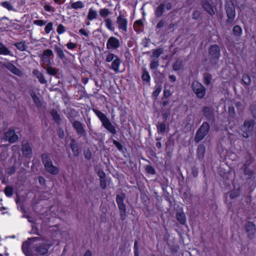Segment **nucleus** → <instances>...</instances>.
Here are the masks:
<instances>
[{
	"label": "nucleus",
	"mask_w": 256,
	"mask_h": 256,
	"mask_svg": "<svg viewBox=\"0 0 256 256\" xmlns=\"http://www.w3.org/2000/svg\"><path fill=\"white\" fill-rule=\"evenodd\" d=\"M92 111L100 119L102 124V126L113 136L115 135L116 134V128L110 122L106 116L100 110L96 108H93Z\"/></svg>",
	"instance_id": "1"
},
{
	"label": "nucleus",
	"mask_w": 256,
	"mask_h": 256,
	"mask_svg": "<svg viewBox=\"0 0 256 256\" xmlns=\"http://www.w3.org/2000/svg\"><path fill=\"white\" fill-rule=\"evenodd\" d=\"M42 160L45 170L52 175H57L59 172L58 167L54 166L52 158L48 153L42 155Z\"/></svg>",
	"instance_id": "2"
},
{
	"label": "nucleus",
	"mask_w": 256,
	"mask_h": 256,
	"mask_svg": "<svg viewBox=\"0 0 256 256\" xmlns=\"http://www.w3.org/2000/svg\"><path fill=\"white\" fill-rule=\"evenodd\" d=\"M208 56L211 64L216 66L218 64L220 56V50L218 44L211 45L208 49Z\"/></svg>",
	"instance_id": "3"
},
{
	"label": "nucleus",
	"mask_w": 256,
	"mask_h": 256,
	"mask_svg": "<svg viewBox=\"0 0 256 256\" xmlns=\"http://www.w3.org/2000/svg\"><path fill=\"white\" fill-rule=\"evenodd\" d=\"M126 197V194L123 192H121L120 194H116V199L120 212V218L122 221L124 220L127 216L126 214V205L124 202Z\"/></svg>",
	"instance_id": "4"
},
{
	"label": "nucleus",
	"mask_w": 256,
	"mask_h": 256,
	"mask_svg": "<svg viewBox=\"0 0 256 256\" xmlns=\"http://www.w3.org/2000/svg\"><path fill=\"white\" fill-rule=\"evenodd\" d=\"M225 10L228 17L226 24H231L236 17V10L234 3L230 0H226L224 4Z\"/></svg>",
	"instance_id": "5"
},
{
	"label": "nucleus",
	"mask_w": 256,
	"mask_h": 256,
	"mask_svg": "<svg viewBox=\"0 0 256 256\" xmlns=\"http://www.w3.org/2000/svg\"><path fill=\"white\" fill-rule=\"evenodd\" d=\"M210 129V124L208 122H204L196 132L194 136V142L196 143H198L202 140L208 134Z\"/></svg>",
	"instance_id": "6"
},
{
	"label": "nucleus",
	"mask_w": 256,
	"mask_h": 256,
	"mask_svg": "<svg viewBox=\"0 0 256 256\" xmlns=\"http://www.w3.org/2000/svg\"><path fill=\"white\" fill-rule=\"evenodd\" d=\"M255 122L254 120H246L241 127L242 136L246 138H248L252 134Z\"/></svg>",
	"instance_id": "7"
},
{
	"label": "nucleus",
	"mask_w": 256,
	"mask_h": 256,
	"mask_svg": "<svg viewBox=\"0 0 256 256\" xmlns=\"http://www.w3.org/2000/svg\"><path fill=\"white\" fill-rule=\"evenodd\" d=\"M192 88L198 98L202 99L204 98L206 95V89L201 83L197 80L194 81L192 84Z\"/></svg>",
	"instance_id": "8"
},
{
	"label": "nucleus",
	"mask_w": 256,
	"mask_h": 256,
	"mask_svg": "<svg viewBox=\"0 0 256 256\" xmlns=\"http://www.w3.org/2000/svg\"><path fill=\"white\" fill-rule=\"evenodd\" d=\"M116 24L118 29L122 32H126L128 30V20L122 12H119V15L116 18Z\"/></svg>",
	"instance_id": "9"
},
{
	"label": "nucleus",
	"mask_w": 256,
	"mask_h": 256,
	"mask_svg": "<svg viewBox=\"0 0 256 256\" xmlns=\"http://www.w3.org/2000/svg\"><path fill=\"white\" fill-rule=\"evenodd\" d=\"M245 231L250 240L254 238L256 234V226L252 222H247L244 225Z\"/></svg>",
	"instance_id": "10"
},
{
	"label": "nucleus",
	"mask_w": 256,
	"mask_h": 256,
	"mask_svg": "<svg viewBox=\"0 0 256 256\" xmlns=\"http://www.w3.org/2000/svg\"><path fill=\"white\" fill-rule=\"evenodd\" d=\"M18 136L14 130H10L4 134L2 140L10 144L15 142L18 139Z\"/></svg>",
	"instance_id": "11"
},
{
	"label": "nucleus",
	"mask_w": 256,
	"mask_h": 256,
	"mask_svg": "<svg viewBox=\"0 0 256 256\" xmlns=\"http://www.w3.org/2000/svg\"><path fill=\"white\" fill-rule=\"evenodd\" d=\"M50 56H53V52L50 49L45 50L42 56H41V60L42 61V65L44 66H48L51 64V60Z\"/></svg>",
	"instance_id": "12"
},
{
	"label": "nucleus",
	"mask_w": 256,
	"mask_h": 256,
	"mask_svg": "<svg viewBox=\"0 0 256 256\" xmlns=\"http://www.w3.org/2000/svg\"><path fill=\"white\" fill-rule=\"evenodd\" d=\"M106 46L108 50H116L120 46V42L118 38L110 36L107 41Z\"/></svg>",
	"instance_id": "13"
},
{
	"label": "nucleus",
	"mask_w": 256,
	"mask_h": 256,
	"mask_svg": "<svg viewBox=\"0 0 256 256\" xmlns=\"http://www.w3.org/2000/svg\"><path fill=\"white\" fill-rule=\"evenodd\" d=\"M40 238L38 237H34L32 238H29L28 240L24 242L22 245V250L26 256H31V253L29 250V247L30 244L38 240H40Z\"/></svg>",
	"instance_id": "14"
},
{
	"label": "nucleus",
	"mask_w": 256,
	"mask_h": 256,
	"mask_svg": "<svg viewBox=\"0 0 256 256\" xmlns=\"http://www.w3.org/2000/svg\"><path fill=\"white\" fill-rule=\"evenodd\" d=\"M72 126L76 130V132L80 137H86V132L85 130L82 122L79 121H75L72 122Z\"/></svg>",
	"instance_id": "15"
},
{
	"label": "nucleus",
	"mask_w": 256,
	"mask_h": 256,
	"mask_svg": "<svg viewBox=\"0 0 256 256\" xmlns=\"http://www.w3.org/2000/svg\"><path fill=\"white\" fill-rule=\"evenodd\" d=\"M50 246L48 244L43 243L36 246V251L40 255H44L48 252Z\"/></svg>",
	"instance_id": "16"
},
{
	"label": "nucleus",
	"mask_w": 256,
	"mask_h": 256,
	"mask_svg": "<svg viewBox=\"0 0 256 256\" xmlns=\"http://www.w3.org/2000/svg\"><path fill=\"white\" fill-rule=\"evenodd\" d=\"M202 111L203 115L208 120H212L214 118V112L212 108L206 106H204Z\"/></svg>",
	"instance_id": "17"
},
{
	"label": "nucleus",
	"mask_w": 256,
	"mask_h": 256,
	"mask_svg": "<svg viewBox=\"0 0 256 256\" xmlns=\"http://www.w3.org/2000/svg\"><path fill=\"white\" fill-rule=\"evenodd\" d=\"M6 68L12 74L18 76H20L22 74V72L12 63L8 62L6 64Z\"/></svg>",
	"instance_id": "18"
},
{
	"label": "nucleus",
	"mask_w": 256,
	"mask_h": 256,
	"mask_svg": "<svg viewBox=\"0 0 256 256\" xmlns=\"http://www.w3.org/2000/svg\"><path fill=\"white\" fill-rule=\"evenodd\" d=\"M70 146L72 149L73 155L76 157L78 156L80 154L79 148L78 143L74 139L71 140Z\"/></svg>",
	"instance_id": "19"
},
{
	"label": "nucleus",
	"mask_w": 256,
	"mask_h": 256,
	"mask_svg": "<svg viewBox=\"0 0 256 256\" xmlns=\"http://www.w3.org/2000/svg\"><path fill=\"white\" fill-rule=\"evenodd\" d=\"M165 10V4L161 3L156 8L154 12L156 18H160L163 14Z\"/></svg>",
	"instance_id": "20"
},
{
	"label": "nucleus",
	"mask_w": 256,
	"mask_h": 256,
	"mask_svg": "<svg viewBox=\"0 0 256 256\" xmlns=\"http://www.w3.org/2000/svg\"><path fill=\"white\" fill-rule=\"evenodd\" d=\"M202 7L210 16H213L215 14V12L212 6L208 2L205 1L203 2Z\"/></svg>",
	"instance_id": "21"
},
{
	"label": "nucleus",
	"mask_w": 256,
	"mask_h": 256,
	"mask_svg": "<svg viewBox=\"0 0 256 256\" xmlns=\"http://www.w3.org/2000/svg\"><path fill=\"white\" fill-rule=\"evenodd\" d=\"M206 151V148L204 145L203 144H200L198 146V148H197L196 150V156L197 158L199 160H203L204 156V153Z\"/></svg>",
	"instance_id": "22"
},
{
	"label": "nucleus",
	"mask_w": 256,
	"mask_h": 256,
	"mask_svg": "<svg viewBox=\"0 0 256 256\" xmlns=\"http://www.w3.org/2000/svg\"><path fill=\"white\" fill-rule=\"evenodd\" d=\"M22 152L26 156H30L32 154V149L30 144L28 142L22 146Z\"/></svg>",
	"instance_id": "23"
},
{
	"label": "nucleus",
	"mask_w": 256,
	"mask_h": 256,
	"mask_svg": "<svg viewBox=\"0 0 256 256\" xmlns=\"http://www.w3.org/2000/svg\"><path fill=\"white\" fill-rule=\"evenodd\" d=\"M50 114L52 116V120L58 124H60L61 122V118L60 114H58L57 110L56 109L52 110L50 112Z\"/></svg>",
	"instance_id": "24"
},
{
	"label": "nucleus",
	"mask_w": 256,
	"mask_h": 256,
	"mask_svg": "<svg viewBox=\"0 0 256 256\" xmlns=\"http://www.w3.org/2000/svg\"><path fill=\"white\" fill-rule=\"evenodd\" d=\"M176 215V220L180 224H184L186 223V217L184 213L182 211H178Z\"/></svg>",
	"instance_id": "25"
},
{
	"label": "nucleus",
	"mask_w": 256,
	"mask_h": 256,
	"mask_svg": "<svg viewBox=\"0 0 256 256\" xmlns=\"http://www.w3.org/2000/svg\"><path fill=\"white\" fill-rule=\"evenodd\" d=\"M121 63V60L118 57L112 61L110 68L116 72H119V66Z\"/></svg>",
	"instance_id": "26"
},
{
	"label": "nucleus",
	"mask_w": 256,
	"mask_h": 256,
	"mask_svg": "<svg viewBox=\"0 0 256 256\" xmlns=\"http://www.w3.org/2000/svg\"><path fill=\"white\" fill-rule=\"evenodd\" d=\"M54 51L56 53L58 56L61 60H64L66 59V57L64 54V51L58 45L54 46Z\"/></svg>",
	"instance_id": "27"
},
{
	"label": "nucleus",
	"mask_w": 256,
	"mask_h": 256,
	"mask_svg": "<svg viewBox=\"0 0 256 256\" xmlns=\"http://www.w3.org/2000/svg\"><path fill=\"white\" fill-rule=\"evenodd\" d=\"M84 7V3L78 0L76 2H70V8L74 9V10H78L82 9Z\"/></svg>",
	"instance_id": "28"
},
{
	"label": "nucleus",
	"mask_w": 256,
	"mask_h": 256,
	"mask_svg": "<svg viewBox=\"0 0 256 256\" xmlns=\"http://www.w3.org/2000/svg\"><path fill=\"white\" fill-rule=\"evenodd\" d=\"M98 16L97 12L94 10L92 8H90L88 10V14L87 16V18L90 21L93 20L97 18Z\"/></svg>",
	"instance_id": "29"
},
{
	"label": "nucleus",
	"mask_w": 256,
	"mask_h": 256,
	"mask_svg": "<svg viewBox=\"0 0 256 256\" xmlns=\"http://www.w3.org/2000/svg\"><path fill=\"white\" fill-rule=\"evenodd\" d=\"M18 50L22 52H24L26 50L28 46L26 44L25 41H22L18 42H16L14 44Z\"/></svg>",
	"instance_id": "30"
},
{
	"label": "nucleus",
	"mask_w": 256,
	"mask_h": 256,
	"mask_svg": "<svg viewBox=\"0 0 256 256\" xmlns=\"http://www.w3.org/2000/svg\"><path fill=\"white\" fill-rule=\"evenodd\" d=\"M142 78L144 82H146V83L150 82V76L149 74V72H148L146 68H144L142 70Z\"/></svg>",
	"instance_id": "31"
},
{
	"label": "nucleus",
	"mask_w": 256,
	"mask_h": 256,
	"mask_svg": "<svg viewBox=\"0 0 256 256\" xmlns=\"http://www.w3.org/2000/svg\"><path fill=\"white\" fill-rule=\"evenodd\" d=\"M0 55H12L10 50L6 47L4 44H2L0 46Z\"/></svg>",
	"instance_id": "32"
},
{
	"label": "nucleus",
	"mask_w": 256,
	"mask_h": 256,
	"mask_svg": "<svg viewBox=\"0 0 256 256\" xmlns=\"http://www.w3.org/2000/svg\"><path fill=\"white\" fill-rule=\"evenodd\" d=\"M1 5L8 10L14 11V12H17V10L14 8L11 2L8 1H4L2 2L1 3Z\"/></svg>",
	"instance_id": "33"
},
{
	"label": "nucleus",
	"mask_w": 256,
	"mask_h": 256,
	"mask_svg": "<svg viewBox=\"0 0 256 256\" xmlns=\"http://www.w3.org/2000/svg\"><path fill=\"white\" fill-rule=\"evenodd\" d=\"M30 95L32 98V100H33L34 102V104H36V105L38 107L41 106H42L41 101H40V98L36 96V93L34 92H32L30 93Z\"/></svg>",
	"instance_id": "34"
},
{
	"label": "nucleus",
	"mask_w": 256,
	"mask_h": 256,
	"mask_svg": "<svg viewBox=\"0 0 256 256\" xmlns=\"http://www.w3.org/2000/svg\"><path fill=\"white\" fill-rule=\"evenodd\" d=\"M158 132V134H164L166 130V124L165 122H160L157 126Z\"/></svg>",
	"instance_id": "35"
},
{
	"label": "nucleus",
	"mask_w": 256,
	"mask_h": 256,
	"mask_svg": "<svg viewBox=\"0 0 256 256\" xmlns=\"http://www.w3.org/2000/svg\"><path fill=\"white\" fill-rule=\"evenodd\" d=\"M240 188H234L230 192V197L231 199H234L240 196Z\"/></svg>",
	"instance_id": "36"
},
{
	"label": "nucleus",
	"mask_w": 256,
	"mask_h": 256,
	"mask_svg": "<svg viewBox=\"0 0 256 256\" xmlns=\"http://www.w3.org/2000/svg\"><path fill=\"white\" fill-rule=\"evenodd\" d=\"M44 68L46 69L47 73L50 76H55L58 73V69L52 68L50 66H47L46 68L44 66Z\"/></svg>",
	"instance_id": "37"
},
{
	"label": "nucleus",
	"mask_w": 256,
	"mask_h": 256,
	"mask_svg": "<svg viewBox=\"0 0 256 256\" xmlns=\"http://www.w3.org/2000/svg\"><path fill=\"white\" fill-rule=\"evenodd\" d=\"M232 32L234 36L240 37L242 34V28L239 26H235L233 28Z\"/></svg>",
	"instance_id": "38"
},
{
	"label": "nucleus",
	"mask_w": 256,
	"mask_h": 256,
	"mask_svg": "<svg viewBox=\"0 0 256 256\" xmlns=\"http://www.w3.org/2000/svg\"><path fill=\"white\" fill-rule=\"evenodd\" d=\"M106 26L108 30L110 31L114 32V28L113 26L111 18H107L104 20Z\"/></svg>",
	"instance_id": "39"
},
{
	"label": "nucleus",
	"mask_w": 256,
	"mask_h": 256,
	"mask_svg": "<svg viewBox=\"0 0 256 256\" xmlns=\"http://www.w3.org/2000/svg\"><path fill=\"white\" fill-rule=\"evenodd\" d=\"M77 116L76 114V111L74 109H72L70 110V113L68 114L67 117L69 120V121L72 124L74 122H75L74 118L75 117Z\"/></svg>",
	"instance_id": "40"
},
{
	"label": "nucleus",
	"mask_w": 256,
	"mask_h": 256,
	"mask_svg": "<svg viewBox=\"0 0 256 256\" xmlns=\"http://www.w3.org/2000/svg\"><path fill=\"white\" fill-rule=\"evenodd\" d=\"M100 15L102 18H106L109 16L111 12L108 8H102L99 11Z\"/></svg>",
	"instance_id": "41"
},
{
	"label": "nucleus",
	"mask_w": 256,
	"mask_h": 256,
	"mask_svg": "<svg viewBox=\"0 0 256 256\" xmlns=\"http://www.w3.org/2000/svg\"><path fill=\"white\" fill-rule=\"evenodd\" d=\"M242 81L244 84L246 86H249L251 83V79L250 76L246 74H244L242 75Z\"/></svg>",
	"instance_id": "42"
},
{
	"label": "nucleus",
	"mask_w": 256,
	"mask_h": 256,
	"mask_svg": "<svg viewBox=\"0 0 256 256\" xmlns=\"http://www.w3.org/2000/svg\"><path fill=\"white\" fill-rule=\"evenodd\" d=\"M182 62L181 60H177L173 64L172 69L175 71H178L182 68Z\"/></svg>",
	"instance_id": "43"
},
{
	"label": "nucleus",
	"mask_w": 256,
	"mask_h": 256,
	"mask_svg": "<svg viewBox=\"0 0 256 256\" xmlns=\"http://www.w3.org/2000/svg\"><path fill=\"white\" fill-rule=\"evenodd\" d=\"M4 192L6 195L8 197H10L13 195V188L11 186H6L4 189Z\"/></svg>",
	"instance_id": "44"
},
{
	"label": "nucleus",
	"mask_w": 256,
	"mask_h": 256,
	"mask_svg": "<svg viewBox=\"0 0 256 256\" xmlns=\"http://www.w3.org/2000/svg\"><path fill=\"white\" fill-rule=\"evenodd\" d=\"M163 52V50L161 48H158L156 50H154L152 52V57L155 58H158L160 54H162Z\"/></svg>",
	"instance_id": "45"
},
{
	"label": "nucleus",
	"mask_w": 256,
	"mask_h": 256,
	"mask_svg": "<svg viewBox=\"0 0 256 256\" xmlns=\"http://www.w3.org/2000/svg\"><path fill=\"white\" fill-rule=\"evenodd\" d=\"M212 79L211 74H204V82L207 86L209 85Z\"/></svg>",
	"instance_id": "46"
},
{
	"label": "nucleus",
	"mask_w": 256,
	"mask_h": 256,
	"mask_svg": "<svg viewBox=\"0 0 256 256\" xmlns=\"http://www.w3.org/2000/svg\"><path fill=\"white\" fill-rule=\"evenodd\" d=\"M254 158L252 156L248 154L246 157V161L245 164H244V166H248L254 161Z\"/></svg>",
	"instance_id": "47"
},
{
	"label": "nucleus",
	"mask_w": 256,
	"mask_h": 256,
	"mask_svg": "<svg viewBox=\"0 0 256 256\" xmlns=\"http://www.w3.org/2000/svg\"><path fill=\"white\" fill-rule=\"evenodd\" d=\"M143 24V21L142 20H136L134 24V28L136 31H138L140 27Z\"/></svg>",
	"instance_id": "48"
},
{
	"label": "nucleus",
	"mask_w": 256,
	"mask_h": 256,
	"mask_svg": "<svg viewBox=\"0 0 256 256\" xmlns=\"http://www.w3.org/2000/svg\"><path fill=\"white\" fill-rule=\"evenodd\" d=\"M118 57L117 56L115 55L114 54L108 52V55L106 56V62H110L113 61L116 58Z\"/></svg>",
	"instance_id": "49"
},
{
	"label": "nucleus",
	"mask_w": 256,
	"mask_h": 256,
	"mask_svg": "<svg viewBox=\"0 0 256 256\" xmlns=\"http://www.w3.org/2000/svg\"><path fill=\"white\" fill-rule=\"evenodd\" d=\"M162 90V86L161 85L156 86L155 90L152 92V96L156 98L159 94H160V92Z\"/></svg>",
	"instance_id": "50"
},
{
	"label": "nucleus",
	"mask_w": 256,
	"mask_h": 256,
	"mask_svg": "<svg viewBox=\"0 0 256 256\" xmlns=\"http://www.w3.org/2000/svg\"><path fill=\"white\" fill-rule=\"evenodd\" d=\"M145 170L147 173L150 174H154L156 173L154 168L150 165H147L145 167Z\"/></svg>",
	"instance_id": "51"
},
{
	"label": "nucleus",
	"mask_w": 256,
	"mask_h": 256,
	"mask_svg": "<svg viewBox=\"0 0 256 256\" xmlns=\"http://www.w3.org/2000/svg\"><path fill=\"white\" fill-rule=\"evenodd\" d=\"M53 28V23L49 22L46 24L44 28L45 32L47 34H49Z\"/></svg>",
	"instance_id": "52"
},
{
	"label": "nucleus",
	"mask_w": 256,
	"mask_h": 256,
	"mask_svg": "<svg viewBox=\"0 0 256 256\" xmlns=\"http://www.w3.org/2000/svg\"><path fill=\"white\" fill-rule=\"evenodd\" d=\"M66 31V28L63 24H60L58 26L57 29H56V32L59 34H64V32H65Z\"/></svg>",
	"instance_id": "53"
},
{
	"label": "nucleus",
	"mask_w": 256,
	"mask_h": 256,
	"mask_svg": "<svg viewBox=\"0 0 256 256\" xmlns=\"http://www.w3.org/2000/svg\"><path fill=\"white\" fill-rule=\"evenodd\" d=\"M172 92H171L170 90L164 89V95L162 98V99L163 100L167 99L168 98H169L172 95Z\"/></svg>",
	"instance_id": "54"
},
{
	"label": "nucleus",
	"mask_w": 256,
	"mask_h": 256,
	"mask_svg": "<svg viewBox=\"0 0 256 256\" xmlns=\"http://www.w3.org/2000/svg\"><path fill=\"white\" fill-rule=\"evenodd\" d=\"M34 24L40 26H43L47 24V21L44 20H34L33 22Z\"/></svg>",
	"instance_id": "55"
},
{
	"label": "nucleus",
	"mask_w": 256,
	"mask_h": 256,
	"mask_svg": "<svg viewBox=\"0 0 256 256\" xmlns=\"http://www.w3.org/2000/svg\"><path fill=\"white\" fill-rule=\"evenodd\" d=\"M248 166H244V173L246 175L248 176V178H250L253 172L248 168Z\"/></svg>",
	"instance_id": "56"
},
{
	"label": "nucleus",
	"mask_w": 256,
	"mask_h": 256,
	"mask_svg": "<svg viewBox=\"0 0 256 256\" xmlns=\"http://www.w3.org/2000/svg\"><path fill=\"white\" fill-rule=\"evenodd\" d=\"M134 256H139V251H138V240H136L134 243Z\"/></svg>",
	"instance_id": "57"
},
{
	"label": "nucleus",
	"mask_w": 256,
	"mask_h": 256,
	"mask_svg": "<svg viewBox=\"0 0 256 256\" xmlns=\"http://www.w3.org/2000/svg\"><path fill=\"white\" fill-rule=\"evenodd\" d=\"M159 66V62L158 60H152L150 64V67L151 70H154L156 68Z\"/></svg>",
	"instance_id": "58"
},
{
	"label": "nucleus",
	"mask_w": 256,
	"mask_h": 256,
	"mask_svg": "<svg viewBox=\"0 0 256 256\" xmlns=\"http://www.w3.org/2000/svg\"><path fill=\"white\" fill-rule=\"evenodd\" d=\"M37 78L39 82L42 84H46L47 83V80L45 79L42 74L38 76Z\"/></svg>",
	"instance_id": "59"
},
{
	"label": "nucleus",
	"mask_w": 256,
	"mask_h": 256,
	"mask_svg": "<svg viewBox=\"0 0 256 256\" xmlns=\"http://www.w3.org/2000/svg\"><path fill=\"white\" fill-rule=\"evenodd\" d=\"M100 186L102 190H104L106 188V178L100 179Z\"/></svg>",
	"instance_id": "60"
},
{
	"label": "nucleus",
	"mask_w": 256,
	"mask_h": 256,
	"mask_svg": "<svg viewBox=\"0 0 256 256\" xmlns=\"http://www.w3.org/2000/svg\"><path fill=\"white\" fill-rule=\"evenodd\" d=\"M112 142H113L114 144L116 147V148L119 150H122L123 147H122V144L120 142L116 141L115 140H112Z\"/></svg>",
	"instance_id": "61"
},
{
	"label": "nucleus",
	"mask_w": 256,
	"mask_h": 256,
	"mask_svg": "<svg viewBox=\"0 0 256 256\" xmlns=\"http://www.w3.org/2000/svg\"><path fill=\"white\" fill-rule=\"evenodd\" d=\"M192 173L194 177H197L198 174V170L197 167L194 166L192 168Z\"/></svg>",
	"instance_id": "62"
},
{
	"label": "nucleus",
	"mask_w": 256,
	"mask_h": 256,
	"mask_svg": "<svg viewBox=\"0 0 256 256\" xmlns=\"http://www.w3.org/2000/svg\"><path fill=\"white\" fill-rule=\"evenodd\" d=\"M166 24V21L164 20H160L156 24V28L158 29H160Z\"/></svg>",
	"instance_id": "63"
},
{
	"label": "nucleus",
	"mask_w": 256,
	"mask_h": 256,
	"mask_svg": "<svg viewBox=\"0 0 256 256\" xmlns=\"http://www.w3.org/2000/svg\"><path fill=\"white\" fill-rule=\"evenodd\" d=\"M66 46L69 50H74L76 47V44L70 42L66 44Z\"/></svg>",
	"instance_id": "64"
}]
</instances>
